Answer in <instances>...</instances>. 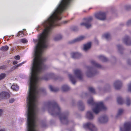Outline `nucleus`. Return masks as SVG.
<instances>
[{
	"label": "nucleus",
	"mask_w": 131,
	"mask_h": 131,
	"mask_svg": "<svg viewBox=\"0 0 131 131\" xmlns=\"http://www.w3.org/2000/svg\"><path fill=\"white\" fill-rule=\"evenodd\" d=\"M47 105L49 107V112L51 115H59L62 123L64 124H68V113H61L60 108L56 102L54 101L49 102Z\"/></svg>",
	"instance_id": "f257e3e1"
},
{
	"label": "nucleus",
	"mask_w": 131,
	"mask_h": 131,
	"mask_svg": "<svg viewBox=\"0 0 131 131\" xmlns=\"http://www.w3.org/2000/svg\"><path fill=\"white\" fill-rule=\"evenodd\" d=\"M88 103V104L92 106H95V107L92 109L93 111L96 114H98L101 111L105 110L106 107L104 105L102 102L97 103L94 102L92 98L89 100Z\"/></svg>",
	"instance_id": "f03ea898"
},
{
	"label": "nucleus",
	"mask_w": 131,
	"mask_h": 131,
	"mask_svg": "<svg viewBox=\"0 0 131 131\" xmlns=\"http://www.w3.org/2000/svg\"><path fill=\"white\" fill-rule=\"evenodd\" d=\"M83 20L85 22L81 23L80 24L81 25L84 26L87 28L91 27V23L92 20V18L91 17L85 18L83 19Z\"/></svg>",
	"instance_id": "7ed1b4c3"
},
{
	"label": "nucleus",
	"mask_w": 131,
	"mask_h": 131,
	"mask_svg": "<svg viewBox=\"0 0 131 131\" xmlns=\"http://www.w3.org/2000/svg\"><path fill=\"white\" fill-rule=\"evenodd\" d=\"M83 127L86 129H88L91 131H96L97 129L94 125L92 123L89 122L85 124Z\"/></svg>",
	"instance_id": "20e7f679"
},
{
	"label": "nucleus",
	"mask_w": 131,
	"mask_h": 131,
	"mask_svg": "<svg viewBox=\"0 0 131 131\" xmlns=\"http://www.w3.org/2000/svg\"><path fill=\"white\" fill-rule=\"evenodd\" d=\"M95 16L96 18L101 20H104L106 18V13L104 12H100L96 13Z\"/></svg>",
	"instance_id": "39448f33"
},
{
	"label": "nucleus",
	"mask_w": 131,
	"mask_h": 131,
	"mask_svg": "<svg viewBox=\"0 0 131 131\" xmlns=\"http://www.w3.org/2000/svg\"><path fill=\"white\" fill-rule=\"evenodd\" d=\"M124 130H123L122 127H120V131H130L131 130V123L127 122L126 123L124 124Z\"/></svg>",
	"instance_id": "423d86ee"
},
{
	"label": "nucleus",
	"mask_w": 131,
	"mask_h": 131,
	"mask_svg": "<svg viewBox=\"0 0 131 131\" xmlns=\"http://www.w3.org/2000/svg\"><path fill=\"white\" fill-rule=\"evenodd\" d=\"M74 73L77 78L80 80H81L83 78V75L81 71L79 69L74 70Z\"/></svg>",
	"instance_id": "0eeeda50"
},
{
	"label": "nucleus",
	"mask_w": 131,
	"mask_h": 131,
	"mask_svg": "<svg viewBox=\"0 0 131 131\" xmlns=\"http://www.w3.org/2000/svg\"><path fill=\"white\" fill-rule=\"evenodd\" d=\"M10 94L7 92H2L0 93V98L1 99H5L9 98Z\"/></svg>",
	"instance_id": "6e6552de"
},
{
	"label": "nucleus",
	"mask_w": 131,
	"mask_h": 131,
	"mask_svg": "<svg viewBox=\"0 0 131 131\" xmlns=\"http://www.w3.org/2000/svg\"><path fill=\"white\" fill-rule=\"evenodd\" d=\"M114 85L115 89L118 90L120 89L122 86V82L118 80H117L114 83Z\"/></svg>",
	"instance_id": "1a4fd4ad"
},
{
	"label": "nucleus",
	"mask_w": 131,
	"mask_h": 131,
	"mask_svg": "<svg viewBox=\"0 0 131 131\" xmlns=\"http://www.w3.org/2000/svg\"><path fill=\"white\" fill-rule=\"evenodd\" d=\"M85 38V36H81L71 41H69L68 42V43L70 44L74 43L76 42L80 41L84 39Z\"/></svg>",
	"instance_id": "9d476101"
},
{
	"label": "nucleus",
	"mask_w": 131,
	"mask_h": 131,
	"mask_svg": "<svg viewBox=\"0 0 131 131\" xmlns=\"http://www.w3.org/2000/svg\"><path fill=\"white\" fill-rule=\"evenodd\" d=\"M99 121L100 123H106L108 121L107 117L106 115H104L103 117L99 118Z\"/></svg>",
	"instance_id": "9b49d317"
},
{
	"label": "nucleus",
	"mask_w": 131,
	"mask_h": 131,
	"mask_svg": "<svg viewBox=\"0 0 131 131\" xmlns=\"http://www.w3.org/2000/svg\"><path fill=\"white\" fill-rule=\"evenodd\" d=\"M125 44L127 45H131V39L128 36H126L123 39Z\"/></svg>",
	"instance_id": "f8f14e48"
},
{
	"label": "nucleus",
	"mask_w": 131,
	"mask_h": 131,
	"mask_svg": "<svg viewBox=\"0 0 131 131\" xmlns=\"http://www.w3.org/2000/svg\"><path fill=\"white\" fill-rule=\"evenodd\" d=\"M88 69L89 71L86 72L87 76L88 77H90L93 76L94 74L92 71V68L91 67H88Z\"/></svg>",
	"instance_id": "ddd939ff"
},
{
	"label": "nucleus",
	"mask_w": 131,
	"mask_h": 131,
	"mask_svg": "<svg viewBox=\"0 0 131 131\" xmlns=\"http://www.w3.org/2000/svg\"><path fill=\"white\" fill-rule=\"evenodd\" d=\"M72 58L74 59L78 58L81 56L80 53L78 52H72L71 53Z\"/></svg>",
	"instance_id": "4468645a"
},
{
	"label": "nucleus",
	"mask_w": 131,
	"mask_h": 131,
	"mask_svg": "<svg viewBox=\"0 0 131 131\" xmlns=\"http://www.w3.org/2000/svg\"><path fill=\"white\" fill-rule=\"evenodd\" d=\"M55 75L53 73H51L48 75L46 77L43 78V79L45 80H47L50 78L55 79Z\"/></svg>",
	"instance_id": "2eb2a0df"
},
{
	"label": "nucleus",
	"mask_w": 131,
	"mask_h": 131,
	"mask_svg": "<svg viewBox=\"0 0 131 131\" xmlns=\"http://www.w3.org/2000/svg\"><path fill=\"white\" fill-rule=\"evenodd\" d=\"M91 63L92 65L96 68H102V66L101 65L96 63L93 60L91 61Z\"/></svg>",
	"instance_id": "dca6fc26"
},
{
	"label": "nucleus",
	"mask_w": 131,
	"mask_h": 131,
	"mask_svg": "<svg viewBox=\"0 0 131 131\" xmlns=\"http://www.w3.org/2000/svg\"><path fill=\"white\" fill-rule=\"evenodd\" d=\"M69 76L71 82L73 84H75L76 80L75 77L71 74H69Z\"/></svg>",
	"instance_id": "f3484780"
},
{
	"label": "nucleus",
	"mask_w": 131,
	"mask_h": 131,
	"mask_svg": "<svg viewBox=\"0 0 131 131\" xmlns=\"http://www.w3.org/2000/svg\"><path fill=\"white\" fill-rule=\"evenodd\" d=\"M87 117L89 119H92L93 118V115L91 112L88 111L86 114Z\"/></svg>",
	"instance_id": "a211bd4d"
},
{
	"label": "nucleus",
	"mask_w": 131,
	"mask_h": 131,
	"mask_svg": "<svg viewBox=\"0 0 131 131\" xmlns=\"http://www.w3.org/2000/svg\"><path fill=\"white\" fill-rule=\"evenodd\" d=\"M91 46V43L89 42L84 45V50L85 51L89 49Z\"/></svg>",
	"instance_id": "6ab92c4d"
},
{
	"label": "nucleus",
	"mask_w": 131,
	"mask_h": 131,
	"mask_svg": "<svg viewBox=\"0 0 131 131\" xmlns=\"http://www.w3.org/2000/svg\"><path fill=\"white\" fill-rule=\"evenodd\" d=\"M79 109L81 111L84 110V106L82 102L80 101L78 103Z\"/></svg>",
	"instance_id": "aec40b11"
},
{
	"label": "nucleus",
	"mask_w": 131,
	"mask_h": 131,
	"mask_svg": "<svg viewBox=\"0 0 131 131\" xmlns=\"http://www.w3.org/2000/svg\"><path fill=\"white\" fill-rule=\"evenodd\" d=\"M11 88L13 91H18L19 89V87L17 84H14L12 85L11 86Z\"/></svg>",
	"instance_id": "412c9836"
},
{
	"label": "nucleus",
	"mask_w": 131,
	"mask_h": 131,
	"mask_svg": "<svg viewBox=\"0 0 131 131\" xmlns=\"http://www.w3.org/2000/svg\"><path fill=\"white\" fill-rule=\"evenodd\" d=\"M70 89V87L66 85H64L62 87V89L63 91H68Z\"/></svg>",
	"instance_id": "4be33fe9"
},
{
	"label": "nucleus",
	"mask_w": 131,
	"mask_h": 131,
	"mask_svg": "<svg viewBox=\"0 0 131 131\" xmlns=\"http://www.w3.org/2000/svg\"><path fill=\"white\" fill-rule=\"evenodd\" d=\"M49 88L50 90L54 92H57L59 90V89L57 88H54L51 85L49 86Z\"/></svg>",
	"instance_id": "5701e85b"
},
{
	"label": "nucleus",
	"mask_w": 131,
	"mask_h": 131,
	"mask_svg": "<svg viewBox=\"0 0 131 131\" xmlns=\"http://www.w3.org/2000/svg\"><path fill=\"white\" fill-rule=\"evenodd\" d=\"M99 58L104 62H106L108 60V59L102 55H100L98 57Z\"/></svg>",
	"instance_id": "b1692460"
},
{
	"label": "nucleus",
	"mask_w": 131,
	"mask_h": 131,
	"mask_svg": "<svg viewBox=\"0 0 131 131\" xmlns=\"http://www.w3.org/2000/svg\"><path fill=\"white\" fill-rule=\"evenodd\" d=\"M117 101L118 103L119 104H122L124 102L123 100L120 96H119L117 97Z\"/></svg>",
	"instance_id": "393cba45"
},
{
	"label": "nucleus",
	"mask_w": 131,
	"mask_h": 131,
	"mask_svg": "<svg viewBox=\"0 0 131 131\" xmlns=\"http://www.w3.org/2000/svg\"><path fill=\"white\" fill-rule=\"evenodd\" d=\"M22 64V63H21L13 66L11 68L10 70L11 71L17 69L18 67L21 66Z\"/></svg>",
	"instance_id": "a878e982"
},
{
	"label": "nucleus",
	"mask_w": 131,
	"mask_h": 131,
	"mask_svg": "<svg viewBox=\"0 0 131 131\" xmlns=\"http://www.w3.org/2000/svg\"><path fill=\"white\" fill-rule=\"evenodd\" d=\"M8 49L9 47L7 45H5L2 46L0 48V49L4 51H6L8 50Z\"/></svg>",
	"instance_id": "bb28decb"
},
{
	"label": "nucleus",
	"mask_w": 131,
	"mask_h": 131,
	"mask_svg": "<svg viewBox=\"0 0 131 131\" xmlns=\"http://www.w3.org/2000/svg\"><path fill=\"white\" fill-rule=\"evenodd\" d=\"M123 110L122 109H119L117 114L116 116V117L117 118L118 117L121 115L123 113Z\"/></svg>",
	"instance_id": "cd10ccee"
},
{
	"label": "nucleus",
	"mask_w": 131,
	"mask_h": 131,
	"mask_svg": "<svg viewBox=\"0 0 131 131\" xmlns=\"http://www.w3.org/2000/svg\"><path fill=\"white\" fill-rule=\"evenodd\" d=\"M62 38V36L61 35H59L57 36L54 38V40L55 41H58L61 40Z\"/></svg>",
	"instance_id": "c85d7f7f"
},
{
	"label": "nucleus",
	"mask_w": 131,
	"mask_h": 131,
	"mask_svg": "<svg viewBox=\"0 0 131 131\" xmlns=\"http://www.w3.org/2000/svg\"><path fill=\"white\" fill-rule=\"evenodd\" d=\"M102 37H105L106 39L107 40L109 39L110 38V35L108 33H106L103 35Z\"/></svg>",
	"instance_id": "c756f323"
},
{
	"label": "nucleus",
	"mask_w": 131,
	"mask_h": 131,
	"mask_svg": "<svg viewBox=\"0 0 131 131\" xmlns=\"http://www.w3.org/2000/svg\"><path fill=\"white\" fill-rule=\"evenodd\" d=\"M131 103V101L129 97H127L126 99V104L127 106L129 105Z\"/></svg>",
	"instance_id": "7c9ffc66"
},
{
	"label": "nucleus",
	"mask_w": 131,
	"mask_h": 131,
	"mask_svg": "<svg viewBox=\"0 0 131 131\" xmlns=\"http://www.w3.org/2000/svg\"><path fill=\"white\" fill-rule=\"evenodd\" d=\"M6 76V74L2 73L0 74V80L4 79Z\"/></svg>",
	"instance_id": "2f4dec72"
},
{
	"label": "nucleus",
	"mask_w": 131,
	"mask_h": 131,
	"mask_svg": "<svg viewBox=\"0 0 131 131\" xmlns=\"http://www.w3.org/2000/svg\"><path fill=\"white\" fill-rule=\"evenodd\" d=\"M89 90L90 92L92 93H95V91L94 89L92 87H89Z\"/></svg>",
	"instance_id": "473e14b6"
},
{
	"label": "nucleus",
	"mask_w": 131,
	"mask_h": 131,
	"mask_svg": "<svg viewBox=\"0 0 131 131\" xmlns=\"http://www.w3.org/2000/svg\"><path fill=\"white\" fill-rule=\"evenodd\" d=\"M125 9L126 10H129L131 9V6L126 5L125 6Z\"/></svg>",
	"instance_id": "72a5a7b5"
},
{
	"label": "nucleus",
	"mask_w": 131,
	"mask_h": 131,
	"mask_svg": "<svg viewBox=\"0 0 131 131\" xmlns=\"http://www.w3.org/2000/svg\"><path fill=\"white\" fill-rule=\"evenodd\" d=\"M23 35V31H20L18 33L17 36H22V35Z\"/></svg>",
	"instance_id": "f704fd0d"
},
{
	"label": "nucleus",
	"mask_w": 131,
	"mask_h": 131,
	"mask_svg": "<svg viewBox=\"0 0 131 131\" xmlns=\"http://www.w3.org/2000/svg\"><path fill=\"white\" fill-rule=\"evenodd\" d=\"M21 42L23 43H26L27 42V41L25 39H21Z\"/></svg>",
	"instance_id": "c9c22d12"
},
{
	"label": "nucleus",
	"mask_w": 131,
	"mask_h": 131,
	"mask_svg": "<svg viewBox=\"0 0 131 131\" xmlns=\"http://www.w3.org/2000/svg\"><path fill=\"white\" fill-rule=\"evenodd\" d=\"M128 89L129 91L131 92V82L129 84Z\"/></svg>",
	"instance_id": "e433bc0d"
},
{
	"label": "nucleus",
	"mask_w": 131,
	"mask_h": 131,
	"mask_svg": "<svg viewBox=\"0 0 131 131\" xmlns=\"http://www.w3.org/2000/svg\"><path fill=\"white\" fill-rule=\"evenodd\" d=\"M14 58L16 60H18L20 59V57L19 55H17L15 56Z\"/></svg>",
	"instance_id": "4c0bfd02"
},
{
	"label": "nucleus",
	"mask_w": 131,
	"mask_h": 131,
	"mask_svg": "<svg viewBox=\"0 0 131 131\" xmlns=\"http://www.w3.org/2000/svg\"><path fill=\"white\" fill-rule=\"evenodd\" d=\"M7 68V66H3L0 67V69L2 70L5 69H6Z\"/></svg>",
	"instance_id": "58836bf2"
},
{
	"label": "nucleus",
	"mask_w": 131,
	"mask_h": 131,
	"mask_svg": "<svg viewBox=\"0 0 131 131\" xmlns=\"http://www.w3.org/2000/svg\"><path fill=\"white\" fill-rule=\"evenodd\" d=\"M15 101V100L14 99H10L9 100V102L10 103H12Z\"/></svg>",
	"instance_id": "ea45409f"
},
{
	"label": "nucleus",
	"mask_w": 131,
	"mask_h": 131,
	"mask_svg": "<svg viewBox=\"0 0 131 131\" xmlns=\"http://www.w3.org/2000/svg\"><path fill=\"white\" fill-rule=\"evenodd\" d=\"M127 25H131V19L128 21L127 23Z\"/></svg>",
	"instance_id": "a19ab883"
},
{
	"label": "nucleus",
	"mask_w": 131,
	"mask_h": 131,
	"mask_svg": "<svg viewBox=\"0 0 131 131\" xmlns=\"http://www.w3.org/2000/svg\"><path fill=\"white\" fill-rule=\"evenodd\" d=\"M117 47L118 49L119 50H120L122 48V46L120 45H118Z\"/></svg>",
	"instance_id": "79ce46f5"
},
{
	"label": "nucleus",
	"mask_w": 131,
	"mask_h": 131,
	"mask_svg": "<svg viewBox=\"0 0 131 131\" xmlns=\"http://www.w3.org/2000/svg\"><path fill=\"white\" fill-rule=\"evenodd\" d=\"M18 63V62L16 61H14L13 62V64H16Z\"/></svg>",
	"instance_id": "37998d69"
},
{
	"label": "nucleus",
	"mask_w": 131,
	"mask_h": 131,
	"mask_svg": "<svg viewBox=\"0 0 131 131\" xmlns=\"http://www.w3.org/2000/svg\"><path fill=\"white\" fill-rule=\"evenodd\" d=\"M2 110L1 109H0V116L2 115Z\"/></svg>",
	"instance_id": "c03bdc74"
},
{
	"label": "nucleus",
	"mask_w": 131,
	"mask_h": 131,
	"mask_svg": "<svg viewBox=\"0 0 131 131\" xmlns=\"http://www.w3.org/2000/svg\"><path fill=\"white\" fill-rule=\"evenodd\" d=\"M74 28H73V30H76L77 29V27H74Z\"/></svg>",
	"instance_id": "a18cd8bd"
},
{
	"label": "nucleus",
	"mask_w": 131,
	"mask_h": 131,
	"mask_svg": "<svg viewBox=\"0 0 131 131\" xmlns=\"http://www.w3.org/2000/svg\"><path fill=\"white\" fill-rule=\"evenodd\" d=\"M68 22L67 21H64L63 22V23H64V24H66V23H67Z\"/></svg>",
	"instance_id": "49530a36"
},
{
	"label": "nucleus",
	"mask_w": 131,
	"mask_h": 131,
	"mask_svg": "<svg viewBox=\"0 0 131 131\" xmlns=\"http://www.w3.org/2000/svg\"><path fill=\"white\" fill-rule=\"evenodd\" d=\"M0 131H5V130L4 129H1L0 130Z\"/></svg>",
	"instance_id": "de8ad7c7"
},
{
	"label": "nucleus",
	"mask_w": 131,
	"mask_h": 131,
	"mask_svg": "<svg viewBox=\"0 0 131 131\" xmlns=\"http://www.w3.org/2000/svg\"><path fill=\"white\" fill-rule=\"evenodd\" d=\"M128 63H129V61H128Z\"/></svg>",
	"instance_id": "09e8293b"
}]
</instances>
